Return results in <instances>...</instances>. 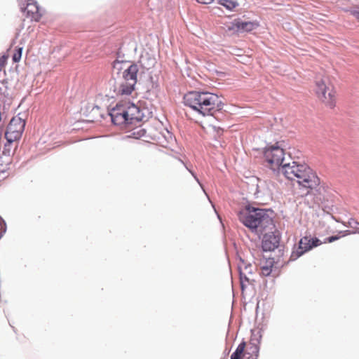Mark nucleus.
<instances>
[{
	"label": "nucleus",
	"mask_w": 359,
	"mask_h": 359,
	"mask_svg": "<svg viewBox=\"0 0 359 359\" xmlns=\"http://www.w3.org/2000/svg\"><path fill=\"white\" fill-rule=\"evenodd\" d=\"M7 84L8 81L6 79H4L0 82V95H4V97H8Z\"/></svg>",
	"instance_id": "nucleus-20"
},
{
	"label": "nucleus",
	"mask_w": 359,
	"mask_h": 359,
	"mask_svg": "<svg viewBox=\"0 0 359 359\" xmlns=\"http://www.w3.org/2000/svg\"><path fill=\"white\" fill-rule=\"evenodd\" d=\"M238 271L239 272L240 282H250V278L246 276L245 273L243 272L242 266L241 264L238 265Z\"/></svg>",
	"instance_id": "nucleus-22"
},
{
	"label": "nucleus",
	"mask_w": 359,
	"mask_h": 359,
	"mask_svg": "<svg viewBox=\"0 0 359 359\" xmlns=\"http://www.w3.org/2000/svg\"><path fill=\"white\" fill-rule=\"evenodd\" d=\"M257 235L262 236V249L264 252L274 251L279 247L281 233L276 227L273 230H267Z\"/></svg>",
	"instance_id": "nucleus-7"
},
{
	"label": "nucleus",
	"mask_w": 359,
	"mask_h": 359,
	"mask_svg": "<svg viewBox=\"0 0 359 359\" xmlns=\"http://www.w3.org/2000/svg\"><path fill=\"white\" fill-rule=\"evenodd\" d=\"M214 130L216 132V135L219 137L223 133V129L220 127L213 126Z\"/></svg>",
	"instance_id": "nucleus-31"
},
{
	"label": "nucleus",
	"mask_w": 359,
	"mask_h": 359,
	"mask_svg": "<svg viewBox=\"0 0 359 359\" xmlns=\"http://www.w3.org/2000/svg\"><path fill=\"white\" fill-rule=\"evenodd\" d=\"M273 211L254 207L250 204L245 205V210L239 212V221L252 233H263L267 230H273Z\"/></svg>",
	"instance_id": "nucleus-4"
},
{
	"label": "nucleus",
	"mask_w": 359,
	"mask_h": 359,
	"mask_svg": "<svg viewBox=\"0 0 359 359\" xmlns=\"http://www.w3.org/2000/svg\"><path fill=\"white\" fill-rule=\"evenodd\" d=\"M20 9L31 21L39 22L42 16L39 6L35 0H26V6H21Z\"/></svg>",
	"instance_id": "nucleus-10"
},
{
	"label": "nucleus",
	"mask_w": 359,
	"mask_h": 359,
	"mask_svg": "<svg viewBox=\"0 0 359 359\" xmlns=\"http://www.w3.org/2000/svg\"><path fill=\"white\" fill-rule=\"evenodd\" d=\"M262 336H259V339H261ZM259 340L260 339H251L249 346L245 352V355L248 356L246 357L245 359H257L259 353Z\"/></svg>",
	"instance_id": "nucleus-13"
},
{
	"label": "nucleus",
	"mask_w": 359,
	"mask_h": 359,
	"mask_svg": "<svg viewBox=\"0 0 359 359\" xmlns=\"http://www.w3.org/2000/svg\"><path fill=\"white\" fill-rule=\"evenodd\" d=\"M263 155L270 169L273 171H281L285 177L290 180L296 177L299 189L307 190L306 194H309V190L316 189L320 185V178L305 163L293 161L292 165L290 163L283 164L285 152L278 145V142L268 144L264 147Z\"/></svg>",
	"instance_id": "nucleus-1"
},
{
	"label": "nucleus",
	"mask_w": 359,
	"mask_h": 359,
	"mask_svg": "<svg viewBox=\"0 0 359 359\" xmlns=\"http://www.w3.org/2000/svg\"><path fill=\"white\" fill-rule=\"evenodd\" d=\"M219 4L230 11H233L239 5L236 0H219Z\"/></svg>",
	"instance_id": "nucleus-15"
},
{
	"label": "nucleus",
	"mask_w": 359,
	"mask_h": 359,
	"mask_svg": "<svg viewBox=\"0 0 359 359\" xmlns=\"http://www.w3.org/2000/svg\"><path fill=\"white\" fill-rule=\"evenodd\" d=\"M340 238V236L337 235L330 236L325 238L323 243H332L334 241H336Z\"/></svg>",
	"instance_id": "nucleus-25"
},
{
	"label": "nucleus",
	"mask_w": 359,
	"mask_h": 359,
	"mask_svg": "<svg viewBox=\"0 0 359 359\" xmlns=\"http://www.w3.org/2000/svg\"><path fill=\"white\" fill-rule=\"evenodd\" d=\"M259 26L257 21H243L240 18L234 19L229 25L226 26L227 30L234 33L250 32Z\"/></svg>",
	"instance_id": "nucleus-9"
},
{
	"label": "nucleus",
	"mask_w": 359,
	"mask_h": 359,
	"mask_svg": "<svg viewBox=\"0 0 359 359\" xmlns=\"http://www.w3.org/2000/svg\"><path fill=\"white\" fill-rule=\"evenodd\" d=\"M122 48L120 47L116 53L117 58L118 60H123L125 54L122 52Z\"/></svg>",
	"instance_id": "nucleus-30"
},
{
	"label": "nucleus",
	"mask_w": 359,
	"mask_h": 359,
	"mask_svg": "<svg viewBox=\"0 0 359 359\" xmlns=\"http://www.w3.org/2000/svg\"><path fill=\"white\" fill-rule=\"evenodd\" d=\"M344 233L343 236H346V235L351 234V233H353V231H351L350 230H346V231H344Z\"/></svg>",
	"instance_id": "nucleus-37"
},
{
	"label": "nucleus",
	"mask_w": 359,
	"mask_h": 359,
	"mask_svg": "<svg viewBox=\"0 0 359 359\" xmlns=\"http://www.w3.org/2000/svg\"><path fill=\"white\" fill-rule=\"evenodd\" d=\"M130 61H126V60H118V59H116L114 63H113V68L114 69H116L117 70V76L116 77H118V78H121L119 74H120V72L121 71V69H123L122 67V64L123 63H129Z\"/></svg>",
	"instance_id": "nucleus-18"
},
{
	"label": "nucleus",
	"mask_w": 359,
	"mask_h": 359,
	"mask_svg": "<svg viewBox=\"0 0 359 359\" xmlns=\"http://www.w3.org/2000/svg\"><path fill=\"white\" fill-rule=\"evenodd\" d=\"M240 262L242 263V264L244 265V268H245V270L246 271V272L249 274H252V266L251 264L248 263V264H246L245 260L240 257Z\"/></svg>",
	"instance_id": "nucleus-23"
},
{
	"label": "nucleus",
	"mask_w": 359,
	"mask_h": 359,
	"mask_svg": "<svg viewBox=\"0 0 359 359\" xmlns=\"http://www.w3.org/2000/svg\"><path fill=\"white\" fill-rule=\"evenodd\" d=\"M22 46H17L15 48V52L12 56V60L14 63H17L20 61L22 55Z\"/></svg>",
	"instance_id": "nucleus-17"
},
{
	"label": "nucleus",
	"mask_w": 359,
	"mask_h": 359,
	"mask_svg": "<svg viewBox=\"0 0 359 359\" xmlns=\"http://www.w3.org/2000/svg\"><path fill=\"white\" fill-rule=\"evenodd\" d=\"M268 262H269V264L262 266L261 267V270H262L261 273L262 276H266V277L270 276V274L271 273L272 267L273 266L274 260H273V259H269L268 261Z\"/></svg>",
	"instance_id": "nucleus-16"
},
{
	"label": "nucleus",
	"mask_w": 359,
	"mask_h": 359,
	"mask_svg": "<svg viewBox=\"0 0 359 359\" xmlns=\"http://www.w3.org/2000/svg\"><path fill=\"white\" fill-rule=\"evenodd\" d=\"M351 14L358 20H359V8L351 11Z\"/></svg>",
	"instance_id": "nucleus-33"
},
{
	"label": "nucleus",
	"mask_w": 359,
	"mask_h": 359,
	"mask_svg": "<svg viewBox=\"0 0 359 359\" xmlns=\"http://www.w3.org/2000/svg\"><path fill=\"white\" fill-rule=\"evenodd\" d=\"M323 243V242L317 237H311V236H304L299 241L297 250L292 252L289 261H295L304 253Z\"/></svg>",
	"instance_id": "nucleus-6"
},
{
	"label": "nucleus",
	"mask_w": 359,
	"mask_h": 359,
	"mask_svg": "<svg viewBox=\"0 0 359 359\" xmlns=\"http://www.w3.org/2000/svg\"><path fill=\"white\" fill-rule=\"evenodd\" d=\"M7 228H1L0 229V239L4 236L5 233L6 232Z\"/></svg>",
	"instance_id": "nucleus-35"
},
{
	"label": "nucleus",
	"mask_w": 359,
	"mask_h": 359,
	"mask_svg": "<svg viewBox=\"0 0 359 359\" xmlns=\"http://www.w3.org/2000/svg\"><path fill=\"white\" fill-rule=\"evenodd\" d=\"M246 346V343L245 341H242L233 353L231 355V359H241L245 353V348Z\"/></svg>",
	"instance_id": "nucleus-14"
},
{
	"label": "nucleus",
	"mask_w": 359,
	"mask_h": 359,
	"mask_svg": "<svg viewBox=\"0 0 359 359\" xmlns=\"http://www.w3.org/2000/svg\"><path fill=\"white\" fill-rule=\"evenodd\" d=\"M19 133H17L13 137L8 136V133L6 134V138L7 142L4 144V150L2 151V154L4 156L5 158H8L6 161H3L4 157H0V161L2 163H5L4 165L3 163H0V173H5L6 170L9 168V165L11 163L10 156L11 154V146L14 140L16 139L19 136Z\"/></svg>",
	"instance_id": "nucleus-11"
},
{
	"label": "nucleus",
	"mask_w": 359,
	"mask_h": 359,
	"mask_svg": "<svg viewBox=\"0 0 359 359\" xmlns=\"http://www.w3.org/2000/svg\"><path fill=\"white\" fill-rule=\"evenodd\" d=\"M198 3L203 4H211L214 0H196Z\"/></svg>",
	"instance_id": "nucleus-34"
},
{
	"label": "nucleus",
	"mask_w": 359,
	"mask_h": 359,
	"mask_svg": "<svg viewBox=\"0 0 359 359\" xmlns=\"http://www.w3.org/2000/svg\"><path fill=\"white\" fill-rule=\"evenodd\" d=\"M155 63V58L151 57L148 53L141 55L140 60L136 62H130L129 66L124 69L121 78L123 81L121 88V93L130 95L135 89V85L137 83L144 82V79L147 78L149 83L147 86L146 93L156 97L158 91V83L154 81L149 72Z\"/></svg>",
	"instance_id": "nucleus-2"
},
{
	"label": "nucleus",
	"mask_w": 359,
	"mask_h": 359,
	"mask_svg": "<svg viewBox=\"0 0 359 359\" xmlns=\"http://www.w3.org/2000/svg\"><path fill=\"white\" fill-rule=\"evenodd\" d=\"M182 163L184 165L185 168H187V170H189V172L191 174V175L194 177V178L195 179V180L201 186V183H200V181L198 178V177L196 176V175L195 174V172H194L192 170H191L184 163L183 161H182Z\"/></svg>",
	"instance_id": "nucleus-27"
},
{
	"label": "nucleus",
	"mask_w": 359,
	"mask_h": 359,
	"mask_svg": "<svg viewBox=\"0 0 359 359\" xmlns=\"http://www.w3.org/2000/svg\"><path fill=\"white\" fill-rule=\"evenodd\" d=\"M107 115L110 116L114 125L125 129L147 120L145 119L143 110L129 100L117 102L114 107L108 109Z\"/></svg>",
	"instance_id": "nucleus-5"
},
{
	"label": "nucleus",
	"mask_w": 359,
	"mask_h": 359,
	"mask_svg": "<svg viewBox=\"0 0 359 359\" xmlns=\"http://www.w3.org/2000/svg\"><path fill=\"white\" fill-rule=\"evenodd\" d=\"M348 226L355 229L353 233H359V222L355 219L351 218L348 222Z\"/></svg>",
	"instance_id": "nucleus-21"
},
{
	"label": "nucleus",
	"mask_w": 359,
	"mask_h": 359,
	"mask_svg": "<svg viewBox=\"0 0 359 359\" xmlns=\"http://www.w3.org/2000/svg\"><path fill=\"white\" fill-rule=\"evenodd\" d=\"M182 163L184 165L185 168H187V170H189V172L191 174V175L194 177V178L195 179V180L201 186V183H200V181L198 178V177L196 176V175L195 174V172H194L192 170H191L184 163L183 161H182Z\"/></svg>",
	"instance_id": "nucleus-28"
},
{
	"label": "nucleus",
	"mask_w": 359,
	"mask_h": 359,
	"mask_svg": "<svg viewBox=\"0 0 359 359\" xmlns=\"http://www.w3.org/2000/svg\"><path fill=\"white\" fill-rule=\"evenodd\" d=\"M182 163L184 165L185 168H187V170H189V172L191 174V175L194 177V178L195 179V180L201 186V183H200V181L198 178V177L196 176V175L195 174V172H194L192 170H191L184 163L183 161H182Z\"/></svg>",
	"instance_id": "nucleus-29"
},
{
	"label": "nucleus",
	"mask_w": 359,
	"mask_h": 359,
	"mask_svg": "<svg viewBox=\"0 0 359 359\" xmlns=\"http://www.w3.org/2000/svg\"><path fill=\"white\" fill-rule=\"evenodd\" d=\"M146 130L144 128H136L134 129V131L131 133L128 137H133L135 139H140L142 137H144L146 134Z\"/></svg>",
	"instance_id": "nucleus-19"
},
{
	"label": "nucleus",
	"mask_w": 359,
	"mask_h": 359,
	"mask_svg": "<svg viewBox=\"0 0 359 359\" xmlns=\"http://www.w3.org/2000/svg\"><path fill=\"white\" fill-rule=\"evenodd\" d=\"M122 84L123 81L121 78L116 77L114 74H112V76L109 80L107 83L109 93L106 94L105 97L109 100L111 98H114L118 95H126V94H123L121 92Z\"/></svg>",
	"instance_id": "nucleus-12"
},
{
	"label": "nucleus",
	"mask_w": 359,
	"mask_h": 359,
	"mask_svg": "<svg viewBox=\"0 0 359 359\" xmlns=\"http://www.w3.org/2000/svg\"><path fill=\"white\" fill-rule=\"evenodd\" d=\"M258 181H259V179L257 177H254L252 179V184H255L256 186L255 191L254 194L256 198L259 197V185L257 184Z\"/></svg>",
	"instance_id": "nucleus-26"
},
{
	"label": "nucleus",
	"mask_w": 359,
	"mask_h": 359,
	"mask_svg": "<svg viewBox=\"0 0 359 359\" xmlns=\"http://www.w3.org/2000/svg\"><path fill=\"white\" fill-rule=\"evenodd\" d=\"M98 115H99V116H100L101 118H104V114H102V113L99 112Z\"/></svg>",
	"instance_id": "nucleus-38"
},
{
	"label": "nucleus",
	"mask_w": 359,
	"mask_h": 359,
	"mask_svg": "<svg viewBox=\"0 0 359 359\" xmlns=\"http://www.w3.org/2000/svg\"><path fill=\"white\" fill-rule=\"evenodd\" d=\"M16 122H19L20 124H21L20 126V129H23L25 126V122L24 121H22L20 118H13L11 121V123H10V127L9 128L11 130V127L13 126V124H15Z\"/></svg>",
	"instance_id": "nucleus-24"
},
{
	"label": "nucleus",
	"mask_w": 359,
	"mask_h": 359,
	"mask_svg": "<svg viewBox=\"0 0 359 359\" xmlns=\"http://www.w3.org/2000/svg\"><path fill=\"white\" fill-rule=\"evenodd\" d=\"M240 283H241V289L242 291H243L245 289L246 286H245L244 282L241 281Z\"/></svg>",
	"instance_id": "nucleus-36"
},
{
	"label": "nucleus",
	"mask_w": 359,
	"mask_h": 359,
	"mask_svg": "<svg viewBox=\"0 0 359 359\" xmlns=\"http://www.w3.org/2000/svg\"><path fill=\"white\" fill-rule=\"evenodd\" d=\"M90 107H91V112L94 113L95 114L97 112H99V111L100 110V107L98 105H97V104H95V105H94V106H93V107H88L87 108V109H88V108H90Z\"/></svg>",
	"instance_id": "nucleus-32"
},
{
	"label": "nucleus",
	"mask_w": 359,
	"mask_h": 359,
	"mask_svg": "<svg viewBox=\"0 0 359 359\" xmlns=\"http://www.w3.org/2000/svg\"><path fill=\"white\" fill-rule=\"evenodd\" d=\"M316 93L327 107L330 109L335 107V92L332 87L327 85L325 79L316 81Z\"/></svg>",
	"instance_id": "nucleus-8"
},
{
	"label": "nucleus",
	"mask_w": 359,
	"mask_h": 359,
	"mask_svg": "<svg viewBox=\"0 0 359 359\" xmlns=\"http://www.w3.org/2000/svg\"><path fill=\"white\" fill-rule=\"evenodd\" d=\"M184 105L203 116L213 117L217 121L224 116V103L215 93L203 90L189 91L184 95Z\"/></svg>",
	"instance_id": "nucleus-3"
}]
</instances>
